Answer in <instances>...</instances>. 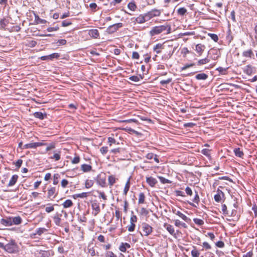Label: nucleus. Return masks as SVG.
<instances>
[{
	"label": "nucleus",
	"instance_id": "nucleus-50",
	"mask_svg": "<svg viewBox=\"0 0 257 257\" xmlns=\"http://www.w3.org/2000/svg\"><path fill=\"white\" fill-rule=\"evenodd\" d=\"M159 179L160 181V182L163 184H166V183H171V181L163 177L160 176L159 177Z\"/></svg>",
	"mask_w": 257,
	"mask_h": 257
},
{
	"label": "nucleus",
	"instance_id": "nucleus-49",
	"mask_svg": "<svg viewBox=\"0 0 257 257\" xmlns=\"http://www.w3.org/2000/svg\"><path fill=\"white\" fill-rule=\"evenodd\" d=\"M46 230H47V229L45 228H38L36 230L35 234H38L39 235H41L42 233H43Z\"/></svg>",
	"mask_w": 257,
	"mask_h": 257
},
{
	"label": "nucleus",
	"instance_id": "nucleus-32",
	"mask_svg": "<svg viewBox=\"0 0 257 257\" xmlns=\"http://www.w3.org/2000/svg\"><path fill=\"white\" fill-rule=\"evenodd\" d=\"M34 116L36 118L43 119L45 117H46L47 115L46 113H43L41 112H36L34 113Z\"/></svg>",
	"mask_w": 257,
	"mask_h": 257
},
{
	"label": "nucleus",
	"instance_id": "nucleus-44",
	"mask_svg": "<svg viewBox=\"0 0 257 257\" xmlns=\"http://www.w3.org/2000/svg\"><path fill=\"white\" fill-rule=\"evenodd\" d=\"M104 257H117L112 251L107 250L104 253Z\"/></svg>",
	"mask_w": 257,
	"mask_h": 257
},
{
	"label": "nucleus",
	"instance_id": "nucleus-35",
	"mask_svg": "<svg viewBox=\"0 0 257 257\" xmlns=\"http://www.w3.org/2000/svg\"><path fill=\"white\" fill-rule=\"evenodd\" d=\"M210 60L208 58H205L204 59H200L198 61L197 65L200 66L209 63Z\"/></svg>",
	"mask_w": 257,
	"mask_h": 257
},
{
	"label": "nucleus",
	"instance_id": "nucleus-46",
	"mask_svg": "<svg viewBox=\"0 0 257 257\" xmlns=\"http://www.w3.org/2000/svg\"><path fill=\"white\" fill-rule=\"evenodd\" d=\"M208 36L215 42H217L218 41V37L215 34L208 33Z\"/></svg>",
	"mask_w": 257,
	"mask_h": 257
},
{
	"label": "nucleus",
	"instance_id": "nucleus-37",
	"mask_svg": "<svg viewBox=\"0 0 257 257\" xmlns=\"http://www.w3.org/2000/svg\"><path fill=\"white\" fill-rule=\"evenodd\" d=\"M175 222V225L177 227H180L182 226L184 228H186L187 227L186 223L181 222L178 219H176L174 221Z\"/></svg>",
	"mask_w": 257,
	"mask_h": 257
},
{
	"label": "nucleus",
	"instance_id": "nucleus-61",
	"mask_svg": "<svg viewBox=\"0 0 257 257\" xmlns=\"http://www.w3.org/2000/svg\"><path fill=\"white\" fill-rule=\"evenodd\" d=\"M13 163L16 165V166L18 169L21 167V166L23 163V160L21 159H19L18 160H17V162H14Z\"/></svg>",
	"mask_w": 257,
	"mask_h": 257
},
{
	"label": "nucleus",
	"instance_id": "nucleus-42",
	"mask_svg": "<svg viewBox=\"0 0 257 257\" xmlns=\"http://www.w3.org/2000/svg\"><path fill=\"white\" fill-rule=\"evenodd\" d=\"M88 253L92 256H93L95 255V251L94 247L91 246L90 244L88 246Z\"/></svg>",
	"mask_w": 257,
	"mask_h": 257
},
{
	"label": "nucleus",
	"instance_id": "nucleus-51",
	"mask_svg": "<svg viewBox=\"0 0 257 257\" xmlns=\"http://www.w3.org/2000/svg\"><path fill=\"white\" fill-rule=\"evenodd\" d=\"M40 254L41 257H49L50 256V253L48 251L41 250Z\"/></svg>",
	"mask_w": 257,
	"mask_h": 257
},
{
	"label": "nucleus",
	"instance_id": "nucleus-11",
	"mask_svg": "<svg viewBox=\"0 0 257 257\" xmlns=\"http://www.w3.org/2000/svg\"><path fill=\"white\" fill-rule=\"evenodd\" d=\"M56 195V188L55 187H51L48 190L47 197L50 200L53 199Z\"/></svg>",
	"mask_w": 257,
	"mask_h": 257
},
{
	"label": "nucleus",
	"instance_id": "nucleus-18",
	"mask_svg": "<svg viewBox=\"0 0 257 257\" xmlns=\"http://www.w3.org/2000/svg\"><path fill=\"white\" fill-rule=\"evenodd\" d=\"M118 180V179L116 178L114 175H109L108 177V181L110 187L112 186Z\"/></svg>",
	"mask_w": 257,
	"mask_h": 257
},
{
	"label": "nucleus",
	"instance_id": "nucleus-58",
	"mask_svg": "<svg viewBox=\"0 0 257 257\" xmlns=\"http://www.w3.org/2000/svg\"><path fill=\"white\" fill-rule=\"evenodd\" d=\"M100 152L102 155H105L108 152V147L103 146L100 149Z\"/></svg>",
	"mask_w": 257,
	"mask_h": 257
},
{
	"label": "nucleus",
	"instance_id": "nucleus-5",
	"mask_svg": "<svg viewBox=\"0 0 257 257\" xmlns=\"http://www.w3.org/2000/svg\"><path fill=\"white\" fill-rule=\"evenodd\" d=\"M161 13L162 10L154 9L146 13V16L148 17V20H150L154 17H159Z\"/></svg>",
	"mask_w": 257,
	"mask_h": 257
},
{
	"label": "nucleus",
	"instance_id": "nucleus-15",
	"mask_svg": "<svg viewBox=\"0 0 257 257\" xmlns=\"http://www.w3.org/2000/svg\"><path fill=\"white\" fill-rule=\"evenodd\" d=\"M88 34L91 38L97 39L99 37V33L97 29H91L88 31Z\"/></svg>",
	"mask_w": 257,
	"mask_h": 257
},
{
	"label": "nucleus",
	"instance_id": "nucleus-63",
	"mask_svg": "<svg viewBox=\"0 0 257 257\" xmlns=\"http://www.w3.org/2000/svg\"><path fill=\"white\" fill-rule=\"evenodd\" d=\"M108 143L109 144V146H111L113 144L116 143V140L113 138L108 137Z\"/></svg>",
	"mask_w": 257,
	"mask_h": 257
},
{
	"label": "nucleus",
	"instance_id": "nucleus-48",
	"mask_svg": "<svg viewBox=\"0 0 257 257\" xmlns=\"http://www.w3.org/2000/svg\"><path fill=\"white\" fill-rule=\"evenodd\" d=\"M193 221L194 222V223L195 224H196L198 225H200V226L204 224V221L199 218H194Z\"/></svg>",
	"mask_w": 257,
	"mask_h": 257
},
{
	"label": "nucleus",
	"instance_id": "nucleus-28",
	"mask_svg": "<svg viewBox=\"0 0 257 257\" xmlns=\"http://www.w3.org/2000/svg\"><path fill=\"white\" fill-rule=\"evenodd\" d=\"M253 67L250 65H248L245 66L243 69V72L248 75H251L252 73Z\"/></svg>",
	"mask_w": 257,
	"mask_h": 257
},
{
	"label": "nucleus",
	"instance_id": "nucleus-39",
	"mask_svg": "<svg viewBox=\"0 0 257 257\" xmlns=\"http://www.w3.org/2000/svg\"><path fill=\"white\" fill-rule=\"evenodd\" d=\"M94 184V181L92 180L87 179L85 182V187L86 188H90L93 186Z\"/></svg>",
	"mask_w": 257,
	"mask_h": 257
},
{
	"label": "nucleus",
	"instance_id": "nucleus-6",
	"mask_svg": "<svg viewBox=\"0 0 257 257\" xmlns=\"http://www.w3.org/2000/svg\"><path fill=\"white\" fill-rule=\"evenodd\" d=\"M91 207L93 210L92 214L96 216L100 212L99 203L96 201H94L91 203Z\"/></svg>",
	"mask_w": 257,
	"mask_h": 257
},
{
	"label": "nucleus",
	"instance_id": "nucleus-56",
	"mask_svg": "<svg viewBox=\"0 0 257 257\" xmlns=\"http://www.w3.org/2000/svg\"><path fill=\"white\" fill-rule=\"evenodd\" d=\"M221 74H225L227 68L219 67L216 69Z\"/></svg>",
	"mask_w": 257,
	"mask_h": 257
},
{
	"label": "nucleus",
	"instance_id": "nucleus-47",
	"mask_svg": "<svg viewBox=\"0 0 257 257\" xmlns=\"http://www.w3.org/2000/svg\"><path fill=\"white\" fill-rule=\"evenodd\" d=\"M60 178V175L59 174H55L53 177V184H57L59 182Z\"/></svg>",
	"mask_w": 257,
	"mask_h": 257
},
{
	"label": "nucleus",
	"instance_id": "nucleus-21",
	"mask_svg": "<svg viewBox=\"0 0 257 257\" xmlns=\"http://www.w3.org/2000/svg\"><path fill=\"white\" fill-rule=\"evenodd\" d=\"M242 55L244 57L249 58H252L254 57L253 51L251 49L244 51L242 53Z\"/></svg>",
	"mask_w": 257,
	"mask_h": 257
},
{
	"label": "nucleus",
	"instance_id": "nucleus-16",
	"mask_svg": "<svg viewBox=\"0 0 257 257\" xmlns=\"http://www.w3.org/2000/svg\"><path fill=\"white\" fill-rule=\"evenodd\" d=\"M173 212L174 213L176 214L178 216H179L180 217H181L183 220H184L185 221L188 222L189 220H190V219L186 216L185 215L183 214L182 212H181L180 211H177L176 209H173Z\"/></svg>",
	"mask_w": 257,
	"mask_h": 257
},
{
	"label": "nucleus",
	"instance_id": "nucleus-30",
	"mask_svg": "<svg viewBox=\"0 0 257 257\" xmlns=\"http://www.w3.org/2000/svg\"><path fill=\"white\" fill-rule=\"evenodd\" d=\"M130 188V178H129L125 184V186L123 189V194L125 196L127 195L128 191Z\"/></svg>",
	"mask_w": 257,
	"mask_h": 257
},
{
	"label": "nucleus",
	"instance_id": "nucleus-36",
	"mask_svg": "<svg viewBox=\"0 0 257 257\" xmlns=\"http://www.w3.org/2000/svg\"><path fill=\"white\" fill-rule=\"evenodd\" d=\"M68 108L69 109V111L71 112H74L77 108V104L75 103H71L68 105Z\"/></svg>",
	"mask_w": 257,
	"mask_h": 257
},
{
	"label": "nucleus",
	"instance_id": "nucleus-55",
	"mask_svg": "<svg viewBox=\"0 0 257 257\" xmlns=\"http://www.w3.org/2000/svg\"><path fill=\"white\" fill-rule=\"evenodd\" d=\"M192 201L197 204H198L200 201L199 196L197 191H195V195Z\"/></svg>",
	"mask_w": 257,
	"mask_h": 257
},
{
	"label": "nucleus",
	"instance_id": "nucleus-52",
	"mask_svg": "<svg viewBox=\"0 0 257 257\" xmlns=\"http://www.w3.org/2000/svg\"><path fill=\"white\" fill-rule=\"evenodd\" d=\"M221 210L224 215H227L228 214L227 206L225 204L221 205Z\"/></svg>",
	"mask_w": 257,
	"mask_h": 257
},
{
	"label": "nucleus",
	"instance_id": "nucleus-41",
	"mask_svg": "<svg viewBox=\"0 0 257 257\" xmlns=\"http://www.w3.org/2000/svg\"><path fill=\"white\" fill-rule=\"evenodd\" d=\"M127 7L130 10L132 11H135L137 8V6L134 2L129 3L127 5Z\"/></svg>",
	"mask_w": 257,
	"mask_h": 257
},
{
	"label": "nucleus",
	"instance_id": "nucleus-45",
	"mask_svg": "<svg viewBox=\"0 0 257 257\" xmlns=\"http://www.w3.org/2000/svg\"><path fill=\"white\" fill-rule=\"evenodd\" d=\"M90 194L89 192H83L81 193L76 194L77 197L84 198L87 197Z\"/></svg>",
	"mask_w": 257,
	"mask_h": 257
},
{
	"label": "nucleus",
	"instance_id": "nucleus-4",
	"mask_svg": "<svg viewBox=\"0 0 257 257\" xmlns=\"http://www.w3.org/2000/svg\"><path fill=\"white\" fill-rule=\"evenodd\" d=\"M123 27V24L121 23H116L109 26L106 29V32L111 34L116 32L119 28Z\"/></svg>",
	"mask_w": 257,
	"mask_h": 257
},
{
	"label": "nucleus",
	"instance_id": "nucleus-10",
	"mask_svg": "<svg viewBox=\"0 0 257 257\" xmlns=\"http://www.w3.org/2000/svg\"><path fill=\"white\" fill-rule=\"evenodd\" d=\"M205 49V46L204 45L201 44H198L196 45L195 50L198 54V56H200L202 54L204 51Z\"/></svg>",
	"mask_w": 257,
	"mask_h": 257
},
{
	"label": "nucleus",
	"instance_id": "nucleus-1",
	"mask_svg": "<svg viewBox=\"0 0 257 257\" xmlns=\"http://www.w3.org/2000/svg\"><path fill=\"white\" fill-rule=\"evenodd\" d=\"M171 26L166 24L165 25L153 27L150 31V35L151 36L153 37L165 32H166L165 34H168L171 33Z\"/></svg>",
	"mask_w": 257,
	"mask_h": 257
},
{
	"label": "nucleus",
	"instance_id": "nucleus-26",
	"mask_svg": "<svg viewBox=\"0 0 257 257\" xmlns=\"http://www.w3.org/2000/svg\"><path fill=\"white\" fill-rule=\"evenodd\" d=\"M18 177H19L17 175H13L9 181V183L8 184V186L11 187V186H14L17 182Z\"/></svg>",
	"mask_w": 257,
	"mask_h": 257
},
{
	"label": "nucleus",
	"instance_id": "nucleus-3",
	"mask_svg": "<svg viewBox=\"0 0 257 257\" xmlns=\"http://www.w3.org/2000/svg\"><path fill=\"white\" fill-rule=\"evenodd\" d=\"M106 174L103 172L99 174L96 177V181L97 184L103 188L106 186Z\"/></svg>",
	"mask_w": 257,
	"mask_h": 257
},
{
	"label": "nucleus",
	"instance_id": "nucleus-17",
	"mask_svg": "<svg viewBox=\"0 0 257 257\" xmlns=\"http://www.w3.org/2000/svg\"><path fill=\"white\" fill-rule=\"evenodd\" d=\"M164 48L163 44L158 43L154 46L153 50L157 54H160Z\"/></svg>",
	"mask_w": 257,
	"mask_h": 257
},
{
	"label": "nucleus",
	"instance_id": "nucleus-40",
	"mask_svg": "<svg viewBox=\"0 0 257 257\" xmlns=\"http://www.w3.org/2000/svg\"><path fill=\"white\" fill-rule=\"evenodd\" d=\"M145 195L144 193L141 192L139 194V200H138V203L139 204H143L145 202Z\"/></svg>",
	"mask_w": 257,
	"mask_h": 257
},
{
	"label": "nucleus",
	"instance_id": "nucleus-57",
	"mask_svg": "<svg viewBox=\"0 0 257 257\" xmlns=\"http://www.w3.org/2000/svg\"><path fill=\"white\" fill-rule=\"evenodd\" d=\"M172 81V78H168L166 80H162L160 81V84L162 85H165L169 84Z\"/></svg>",
	"mask_w": 257,
	"mask_h": 257
},
{
	"label": "nucleus",
	"instance_id": "nucleus-8",
	"mask_svg": "<svg viewBox=\"0 0 257 257\" xmlns=\"http://www.w3.org/2000/svg\"><path fill=\"white\" fill-rule=\"evenodd\" d=\"M65 158L68 159L66 161L68 162L70 161L73 164H78L80 161V158L78 155H77L75 154V156L74 158H72L71 156H66Z\"/></svg>",
	"mask_w": 257,
	"mask_h": 257
},
{
	"label": "nucleus",
	"instance_id": "nucleus-23",
	"mask_svg": "<svg viewBox=\"0 0 257 257\" xmlns=\"http://www.w3.org/2000/svg\"><path fill=\"white\" fill-rule=\"evenodd\" d=\"M217 193L214 195V200L217 202H219L221 200V195L222 196H224V193L223 192L220 190L219 189H218L217 190Z\"/></svg>",
	"mask_w": 257,
	"mask_h": 257
},
{
	"label": "nucleus",
	"instance_id": "nucleus-33",
	"mask_svg": "<svg viewBox=\"0 0 257 257\" xmlns=\"http://www.w3.org/2000/svg\"><path fill=\"white\" fill-rule=\"evenodd\" d=\"M9 21L6 19H3L0 21V29L4 30L5 27L9 24Z\"/></svg>",
	"mask_w": 257,
	"mask_h": 257
},
{
	"label": "nucleus",
	"instance_id": "nucleus-59",
	"mask_svg": "<svg viewBox=\"0 0 257 257\" xmlns=\"http://www.w3.org/2000/svg\"><path fill=\"white\" fill-rule=\"evenodd\" d=\"M210 150H209V149H203L202 151H201V153L202 154H203L204 155L207 156V157H208L210 155Z\"/></svg>",
	"mask_w": 257,
	"mask_h": 257
},
{
	"label": "nucleus",
	"instance_id": "nucleus-25",
	"mask_svg": "<svg viewBox=\"0 0 257 257\" xmlns=\"http://www.w3.org/2000/svg\"><path fill=\"white\" fill-rule=\"evenodd\" d=\"M92 167L91 165L83 164L81 165V170L83 172H89L92 170Z\"/></svg>",
	"mask_w": 257,
	"mask_h": 257
},
{
	"label": "nucleus",
	"instance_id": "nucleus-7",
	"mask_svg": "<svg viewBox=\"0 0 257 257\" xmlns=\"http://www.w3.org/2000/svg\"><path fill=\"white\" fill-rule=\"evenodd\" d=\"M142 229L145 236H148L153 231L152 226L147 223H142Z\"/></svg>",
	"mask_w": 257,
	"mask_h": 257
},
{
	"label": "nucleus",
	"instance_id": "nucleus-54",
	"mask_svg": "<svg viewBox=\"0 0 257 257\" xmlns=\"http://www.w3.org/2000/svg\"><path fill=\"white\" fill-rule=\"evenodd\" d=\"M89 7L91 11L95 12L97 11V6L96 3H93L89 5Z\"/></svg>",
	"mask_w": 257,
	"mask_h": 257
},
{
	"label": "nucleus",
	"instance_id": "nucleus-20",
	"mask_svg": "<svg viewBox=\"0 0 257 257\" xmlns=\"http://www.w3.org/2000/svg\"><path fill=\"white\" fill-rule=\"evenodd\" d=\"M41 145L40 143H32L25 144L23 146V149L36 148Z\"/></svg>",
	"mask_w": 257,
	"mask_h": 257
},
{
	"label": "nucleus",
	"instance_id": "nucleus-62",
	"mask_svg": "<svg viewBox=\"0 0 257 257\" xmlns=\"http://www.w3.org/2000/svg\"><path fill=\"white\" fill-rule=\"evenodd\" d=\"M115 216L117 220L120 219L121 218V213L119 210H116L115 211Z\"/></svg>",
	"mask_w": 257,
	"mask_h": 257
},
{
	"label": "nucleus",
	"instance_id": "nucleus-43",
	"mask_svg": "<svg viewBox=\"0 0 257 257\" xmlns=\"http://www.w3.org/2000/svg\"><path fill=\"white\" fill-rule=\"evenodd\" d=\"M200 255V252L196 248L195 246H194V249L191 251V255L192 257H199Z\"/></svg>",
	"mask_w": 257,
	"mask_h": 257
},
{
	"label": "nucleus",
	"instance_id": "nucleus-64",
	"mask_svg": "<svg viewBox=\"0 0 257 257\" xmlns=\"http://www.w3.org/2000/svg\"><path fill=\"white\" fill-rule=\"evenodd\" d=\"M185 192L186 193V194L189 195V196H192V194H193V192H192V189H191V188H190L189 187H187L186 188H185Z\"/></svg>",
	"mask_w": 257,
	"mask_h": 257
},
{
	"label": "nucleus",
	"instance_id": "nucleus-2",
	"mask_svg": "<svg viewBox=\"0 0 257 257\" xmlns=\"http://www.w3.org/2000/svg\"><path fill=\"white\" fill-rule=\"evenodd\" d=\"M0 248L9 253H14L17 250V245L14 240H12L6 244L3 242H0Z\"/></svg>",
	"mask_w": 257,
	"mask_h": 257
},
{
	"label": "nucleus",
	"instance_id": "nucleus-12",
	"mask_svg": "<svg viewBox=\"0 0 257 257\" xmlns=\"http://www.w3.org/2000/svg\"><path fill=\"white\" fill-rule=\"evenodd\" d=\"M149 20H148V17L146 16V14L145 15H140L136 19V21L138 24H142Z\"/></svg>",
	"mask_w": 257,
	"mask_h": 257
},
{
	"label": "nucleus",
	"instance_id": "nucleus-22",
	"mask_svg": "<svg viewBox=\"0 0 257 257\" xmlns=\"http://www.w3.org/2000/svg\"><path fill=\"white\" fill-rule=\"evenodd\" d=\"M146 181L147 183L151 187L155 186L156 184L157 183V180L152 177H147Z\"/></svg>",
	"mask_w": 257,
	"mask_h": 257
},
{
	"label": "nucleus",
	"instance_id": "nucleus-24",
	"mask_svg": "<svg viewBox=\"0 0 257 257\" xmlns=\"http://www.w3.org/2000/svg\"><path fill=\"white\" fill-rule=\"evenodd\" d=\"M131 247V245L129 243L127 242H122L121 243L119 247V249L120 251L123 252H125L126 250V249L130 248Z\"/></svg>",
	"mask_w": 257,
	"mask_h": 257
},
{
	"label": "nucleus",
	"instance_id": "nucleus-34",
	"mask_svg": "<svg viewBox=\"0 0 257 257\" xmlns=\"http://www.w3.org/2000/svg\"><path fill=\"white\" fill-rule=\"evenodd\" d=\"M143 78V76H142L141 75H139L138 76H132L129 77V80L132 81L134 82H138L141 79H142Z\"/></svg>",
	"mask_w": 257,
	"mask_h": 257
},
{
	"label": "nucleus",
	"instance_id": "nucleus-27",
	"mask_svg": "<svg viewBox=\"0 0 257 257\" xmlns=\"http://www.w3.org/2000/svg\"><path fill=\"white\" fill-rule=\"evenodd\" d=\"M35 22L36 24H44L46 21L39 18V16L34 13Z\"/></svg>",
	"mask_w": 257,
	"mask_h": 257
},
{
	"label": "nucleus",
	"instance_id": "nucleus-19",
	"mask_svg": "<svg viewBox=\"0 0 257 257\" xmlns=\"http://www.w3.org/2000/svg\"><path fill=\"white\" fill-rule=\"evenodd\" d=\"M164 227L172 235H175V229L172 225L168 223H164Z\"/></svg>",
	"mask_w": 257,
	"mask_h": 257
},
{
	"label": "nucleus",
	"instance_id": "nucleus-60",
	"mask_svg": "<svg viewBox=\"0 0 257 257\" xmlns=\"http://www.w3.org/2000/svg\"><path fill=\"white\" fill-rule=\"evenodd\" d=\"M149 213V211L148 210H147L145 208H142L141 210H140V214L141 215H147Z\"/></svg>",
	"mask_w": 257,
	"mask_h": 257
},
{
	"label": "nucleus",
	"instance_id": "nucleus-9",
	"mask_svg": "<svg viewBox=\"0 0 257 257\" xmlns=\"http://www.w3.org/2000/svg\"><path fill=\"white\" fill-rule=\"evenodd\" d=\"M60 56L59 54L57 53H54L47 56H43L40 57L41 60L46 61L53 60L54 58H57Z\"/></svg>",
	"mask_w": 257,
	"mask_h": 257
},
{
	"label": "nucleus",
	"instance_id": "nucleus-31",
	"mask_svg": "<svg viewBox=\"0 0 257 257\" xmlns=\"http://www.w3.org/2000/svg\"><path fill=\"white\" fill-rule=\"evenodd\" d=\"M233 152L236 156L240 158H243V156H244V153L240 148H238L234 149Z\"/></svg>",
	"mask_w": 257,
	"mask_h": 257
},
{
	"label": "nucleus",
	"instance_id": "nucleus-53",
	"mask_svg": "<svg viewBox=\"0 0 257 257\" xmlns=\"http://www.w3.org/2000/svg\"><path fill=\"white\" fill-rule=\"evenodd\" d=\"M130 225L127 226V230L130 232H132L135 230L136 224L135 223H130Z\"/></svg>",
	"mask_w": 257,
	"mask_h": 257
},
{
	"label": "nucleus",
	"instance_id": "nucleus-29",
	"mask_svg": "<svg viewBox=\"0 0 257 257\" xmlns=\"http://www.w3.org/2000/svg\"><path fill=\"white\" fill-rule=\"evenodd\" d=\"M208 77V76L207 74L204 73H199V74H197L195 76V78L197 80H204L207 79Z\"/></svg>",
	"mask_w": 257,
	"mask_h": 257
},
{
	"label": "nucleus",
	"instance_id": "nucleus-38",
	"mask_svg": "<svg viewBox=\"0 0 257 257\" xmlns=\"http://www.w3.org/2000/svg\"><path fill=\"white\" fill-rule=\"evenodd\" d=\"M187 11L185 8H180L177 10V14L181 16H184L187 13Z\"/></svg>",
	"mask_w": 257,
	"mask_h": 257
},
{
	"label": "nucleus",
	"instance_id": "nucleus-14",
	"mask_svg": "<svg viewBox=\"0 0 257 257\" xmlns=\"http://www.w3.org/2000/svg\"><path fill=\"white\" fill-rule=\"evenodd\" d=\"M0 223L4 226H12V222L10 217H7L5 218H2L0 220Z\"/></svg>",
	"mask_w": 257,
	"mask_h": 257
},
{
	"label": "nucleus",
	"instance_id": "nucleus-13",
	"mask_svg": "<svg viewBox=\"0 0 257 257\" xmlns=\"http://www.w3.org/2000/svg\"><path fill=\"white\" fill-rule=\"evenodd\" d=\"M10 217L12 222V226L13 225H19L22 223V219L19 216Z\"/></svg>",
	"mask_w": 257,
	"mask_h": 257
}]
</instances>
